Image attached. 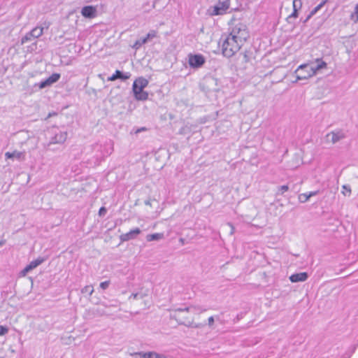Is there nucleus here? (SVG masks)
<instances>
[{
	"mask_svg": "<svg viewBox=\"0 0 358 358\" xmlns=\"http://www.w3.org/2000/svg\"><path fill=\"white\" fill-rule=\"evenodd\" d=\"M157 36V32L155 31H150L148 34L147 36L145 37V39H147V42L151 39V38H153L155 37H156Z\"/></svg>",
	"mask_w": 358,
	"mask_h": 358,
	"instance_id": "obj_30",
	"label": "nucleus"
},
{
	"mask_svg": "<svg viewBox=\"0 0 358 358\" xmlns=\"http://www.w3.org/2000/svg\"><path fill=\"white\" fill-rule=\"evenodd\" d=\"M43 34V27H35L31 31L28 32L24 36H23L21 39V43L24 44L29 41H31L34 39H36Z\"/></svg>",
	"mask_w": 358,
	"mask_h": 358,
	"instance_id": "obj_6",
	"label": "nucleus"
},
{
	"mask_svg": "<svg viewBox=\"0 0 358 358\" xmlns=\"http://www.w3.org/2000/svg\"><path fill=\"white\" fill-rule=\"evenodd\" d=\"M189 64L192 68L198 69L205 63V58L201 55H189Z\"/></svg>",
	"mask_w": 358,
	"mask_h": 358,
	"instance_id": "obj_8",
	"label": "nucleus"
},
{
	"mask_svg": "<svg viewBox=\"0 0 358 358\" xmlns=\"http://www.w3.org/2000/svg\"><path fill=\"white\" fill-rule=\"evenodd\" d=\"M147 43V39H145V38H142V39H140V40H138L135 42L134 45V48H135L136 49H138L142 45L145 44Z\"/></svg>",
	"mask_w": 358,
	"mask_h": 358,
	"instance_id": "obj_26",
	"label": "nucleus"
},
{
	"mask_svg": "<svg viewBox=\"0 0 358 358\" xmlns=\"http://www.w3.org/2000/svg\"><path fill=\"white\" fill-rule=\"evenodd\" d=\"M297 17H298V10H293L292 13L289 15L287 19L296 18Z\"/></svg>",
	"mask_w": 358,
	"mask_h": 358,
	"instance_id": "obj_34",
	"label": "nucleus"
},
{
	"mask_svg": "<svg viewBox=\"0 0 358 358\" xmlns=\"http://www.w3.org/2000/svg\"><path fill=\"white\" fill-rule=\"evenodd\" d=\"M0 358H2V357H0Z\"/></svg>",
	"mask_w": 358,
	"mask_h": 358,
	"instance_id": "obj_46",
	"label": "nucleus"
},
{
	"mask_svg": "<svg viewBox=\"0 0 358 358\" xmlns=\"http://www.w3.org/2000/svg\"><path fill=\"white\" fill-rule=\"evenodd\" d=\"M44 262L43 258H38L32 262H31L28 265L25 266V268L21 271V275L22 276H25L27 273L36 268L38 266Z\"/></svg>",
	"mask_w": 358,
	"mask_h": 358,
	"instance_id": "obj_11",
	"label": "nucleus"
},
{
	"mask_svg": "<svg viewBox=\"0 0 358 358\" xmlns=\"http://www.w3.org/2000/svg\"><path fill=\"white\" fill-rule=\"evenodd\" d=\"M110 281L106 280L100 283V287L103 289H106L110 285Z\"/></svg>",
	"mask_w": 358,
	"mask_h": 358,
	"instance_id": "obj_32",
	"label": "nucleus"
},
{
	"mask_svg": "<svg viewBox=\"0 0 358 358\" xmlns=\"http://www.w3.org/2000/svg\"><path fill=\"white\" fill-rule=\"evenodd\" d=\"M107 212V210L105 207H101L99 210V215L100 216H104Z\"/></svg>",
	"mask_w": 358,
	"mask_h": 358,
	"instance_id": "obj_35",
	"label": "nucleus"
},
{
	"mask_svg": "<svg viewBox=\"0 0 358 358\" xmlns=\"http://www.w3.org/2000/svg\"><path fill=\"white\" fill-rule=\"evenodd\" d=\"M83 294L87 293L90 296L94 292V288L92 285H86L81 289Z\"/></svg>",
	"mask_w": 358,
	"mask_h": 358,
	"instance_id": "obj_23",
	"label": "nucleus"
},
{
	"mask_svg": "<svg viewBox=\"0 0 358 358\" xmlns=\"http://www.w3.org/2000/svg\"><path fill=\"white\" fill-rule=\"evenodd\" d=\"M327 64L322 59H316L315 64L313 62L301 64L299 66V70L309 69L310 74L308 76H315L320 69H325Z\"/></svg>",
	"mask_w": 358,
	"mask_h": 358,
	"instance_id": "obj_4",
	"label": "nucleus"
},
{
	"mask_svg": "<svg viewBox=\"0 0 358 358\" xmlns=\"http://www.w3.org/2000/svg\"><path fill=\"white\" fill-rule=\"evenodd\" d=\"M94 315L102 316L106 314L105 311L100 308L93 309L92 310Z\"/></svg>",
	"mask_w": 358,
	"mask_h": 358,
	"instance_id": "obj_29",
	"label": "nucleus"
},
{
	"mask_svg": "<svg viewBox=\"0 0 358 358\" xmlns=\"http://www.w3.org/2000/svg\"><path fill=\"white\" fill-rule=\"evenodd\" d=\"M24 155L22 152L15 150L12 152H7L5 153L6 159H11L13 160L17 159L21 161L24 159Z\"/></svg>",
	"mask_w": 358,
	"mask_h": 358,
	"instance_id": "obj_17",
	"label": "nucleus"
},
{
	"mask_svg": "<svg viewBox=\"0 0 358 358\" xmlns=\"http://www.w3.org/2000/svg\"><path fill=\"white\" fill-rule=\"evenodd\" d=\"M143 87L137 86L136 89L134 88V84H133L132 90L134 92V97L138 101H145L148 99V92L143 91Z\"/></svg>",
	"mask_w": 358,
	"mask_h": 358,
	"instance_id": "obj_10",
	"label": "nucleus"
},
{
	"mask_svg": "<svg viewBox=\"0 0 358 358\" xmlns=\"http://www.w3.org/2000/svg\"><path fill=\"white\" fill-rule=\"evenodd\" d=\"M130 77H131L130 73H129V72L122 73V71H120L119 70H116L115 73L108 78V80L114 81L118 78L121 79L122 80H126L129 79Z\"/></svg>",
	"mask_w": 358,
	"mask_h": 358,
	"instance_id": "obj_15",
	"label": "nucleus"
},
{
	"mask_svg": "<svg viewBox=\"0 0 358 358\" xmlns=\"http://www.w3.org/2000/svg\"><path fill=\"white\" fill-rule=\"evenodd\" d=\"M8 331V329L6 327L0 325V336L5 335Z\"/></svg>",
	"mask_w": 358,
	"mask_h": 358,
	"instance_id": "obj_33",
	"label": "nucleus"
},
{
	"mask_svg": "<svg viewBox=\"0 0 358 358\" xmlns=\"http://www.w3.org/2000/svg\"><path fill=\"white\" fill-rule=\"evenodd\" d=\"M289 189V187L287 185H282L279 187L278 188V192L280 194H284L285 192H287Z\"/></svg>",
	"mask_w": 358,
	"mask_h": 358,
	"instance_id": "obj_31",
	"label": "nucleus"
},
{
	"mask_svg": "<svg viewBox=\"0 0 358 358\" xmlns=\"http://www.w3.org/2000/svg\"><path fill=\"white\" fill-rule=\"evenodd\" d=\"M326 2H327V1H323L319 5H317L315 8H314V9H313L311 10V12L310 13V15H308V19H309L311 16L316 14L318 10H320L323 7V6L326 3Z\"/></svg>",
	"mask_w": 358,
	"mask_h": 358,
	"instance_id": "obj_21",
	"label": "nucleus"
},
{
	"mask_svg": "<svg viewBox=\"0 0 358 358\" xmlns=\"http://www.w3.org/2000/svg\"><path fill=\"white\" fill-rule=\"evenodd\" d=\"M139 356H141L143 358H156V352H143V353H138Z\"/></svg>",
	"mask_w": 358,
	"mask_h": 358,
	"instance_id": "obj_22",
	"label": "nucleus"
},
{
	"mask_svg": "<svg viewBox=\"0 0 358 358\" xmlns=\"http://www.w3.org/2000/svg\"><path fill=\"white\" fill-rule=\"evenodd\" d=\"M244 57H245V58H246V57H247L246 55H244ZM245 61H247V59H245Z\"/></svg>",
	"mask_w": 358,
	"mask_h": 358,
	"instance_id": "obj_45",
	"label": "nucleus"
},
{
	"mask_svg": "<svg viewBox=\"0 0 358 358\" xmlns=\"http://www.w3.org/2000/svg\"><path fill=\"white\" fill-rule=\"evenodd\" d=\"M145 204L147 205V206H150L151 205V203L149 200H146L145 201Z\"/></svg>",
	"mask_w": 358,
	"mask_h": 358,
	"instance_id": "obj_43",
	"label": "nucleus"
},
{
	"mask_svg": "<svg viewBox=\"0 0 358 358\" xmlns=\"http://www.w3.org/2000/svg\"><path fill=\"white\" fill-rule=\"evenodd\" d=\"M164 235L163 233H156L152 234H148L146 236L148 241H159L164 238Z\"/></svg>",
	"mask_w": 358,
	"mask_h": 358,
	"instance_id": "obj_20",
	"label": "nucleus"
},
{
	"mask_svg": "<svg viewBox=\"0 0 358 358\" xmlns=\"http://www.w3.org/2000/svg\"><path fill=\"white\" fill-rule=\"evenodd\" d=\"M343 191L342 192V193L346 196H350V193H351V189L350 187V186L347 185H343L342 187Z\"/></svg>",
	"mask_w": 358,
	"mask_h": 358,
	"instance_id": "obj_28",
	"label": "nucleus"
},
{
	"mask_svg": "<svg viewBox=\"0 0 358 358\" xmlns=\"http://www.w3.org/2000/svg\"><path fill=\"white\" fill-rule=\"evenodd\" d=\"M141 232V229L138 228H135L131 229L130 231L123 234L120 236V240L123 242L128 241L132 239H134L137 237L138 234Z\"/></svg>",
	"mask_w": 358,
	"mask_h": 358,
	"instance_id": "obj_13",
	"label": "nucleus"
},
{
	"mask_svg": "<svg viewBox=\"0 0 358 358\" xmlns=\"http://www.w3.org/2000/svg\"><path fill=\"white\" fill-rule=\"evenodd\" d=\"M294 73L296 74V82L301 80H306L311 77L308 76V75L310 74L309 69H301L299 71L298 67L297 69L294 71Z\"/></svg>",
	"mask_w": 358,
	"mask_h": 358,
	"instance_id": "obj_18",
	"label": "nucleus"
},
{
	"mask_svg": "<svg viewBox=\"0 0 358 358\" xmlns=\"http://www.w3.org/2000/svg\"><path fill=\"white\" fill-rule=\"evenodd\" d=\"M143 352H133V353H130V355L131 356H136V355H139L138 353H143Z\"/></svg>",
	"mask_w": 358,
	"mask_h": 358,
	"instance_id": "obj_42",
	"label": "nucleus"
},
{
	"mask_svg": "<svg viewBox=\"0 0 358 358\" xmlns=\"http://www.w3.org/2000/svg\"><path fill=\"white\" fill-rule=\"evenodd\" d=\"M208 325L212 326L214 323V317L213 316L210 317L208 320Z\"/></svg>",
	"mask_w": 358,
	"mask_h": 358,
	"instance_id": "obj_37",
	"label": "nucleus"
},
{
	"mask_svg": "<svg viewBox=\"0 0 358 358\" xmlns=\"http://www.w3.org/2000/svg\"><path fill=\"white\" fill-rule=\"evenodd\" d=\"M81 14L86 18H94L96 15V9L92 6H84L81 10Z\"/></svg>",
	"mask_w": 358,
	"mask_h": 358,
	"instance_id": "obj_14",
	"label": "nucleus"
},
{
	"mask_svg": "<svg viewBox=\"0 0 358 358\" xmlns=\"http://www.w3.org/2000/svg\"><path fill=\"white\" fill-rule=\"evenodd\" d=\"M345 137V134L342 130H335L328 133L325 136V139L327 143L335 144Z\"/></svg>",
	"mask_w": 358,
	"mask_h": 358,
	"instance_id": "obj_5",
	"label": "nucleus"
},
{
	"mask_svg": "<svg viewBox=\"0 0 358 358\" xmlns=\"http://www.w3.org/2000/svg\"><path fill=\"white\" fill-rule=\"evenodd\" d=\"M5 243H6V241H5V240H1V241H0V247H1V246H2V245H3L5 244Z\"/></svg>",
	"mask_w": 358,
	"mask_h": 358,
	"instance_id": "obj_44",
	"label": "nucleus"
},
{
	"mask_svg": "<svg viewBox=\"0 0 358 358\" xmlns=\"http://www.w3.org/2000/svg\"><path fill=\"white\" fill-rule=\"evenodd\" d=\"M354 15L356 17V20L355 21L358 22V5L355 7Z\"/></svg>",
	"mask_w": 358,
	"mask_h": 358,
	"instance_id": "obj_36",
	"label": "nucleus"
},
{
	"mask_svg": "<svg viewBox=\"0 0 358 358\" xmlns=\"http://www.w3.org/2000/svg\"><path fill=\"white\" fill-rule=\"evenodd\" d=\"M53 136L51 137L49 145L64 143L67 138V132L56 129L53 132Z\"/></svg>",
	"mask_w": 358,
	"mask_h": 358,
	"instance_id": "obj_7",
	"label": "nucleus"
},
{
	"mask_svg": "<svg viewBox=\"0 0 358 358\" xmlns=\"http://www.w3.org/2000/svg\"><path fill=\"white\" fill-rule=\"evenodd\" d=\"M310 198V195H308V193L300 194L298 197L299 201L301 203L306 202Z\"/></svg>",
	"mask_w": 358,
	"mask_h": 358,
	"instance_id": "obj_24",
	"label": "nucleus"
},
{
	"mask_svg": "<svg viewBox=\"0 0 358 358\" xmlns=\"http://www.w3.org/2000/svg\"><path fill=\"white\" fill-rule=\"evenodd\" d=\"M308 278L306 272L294 273L289 276V280L292 282H304Z\"/></svg>",
	"mask_w": 358,
	"mask_h": 358,
	"instance_id": "obj_16",
	"label": "nucleus"
},
{
	"mask_svg": "<svg viewBox=\"0 0 358 358\" xmlns=\"http://www.w3.org/2000/svg\"><path fill=\"white\" fill-rule=\"evenodd\" d=\"M147 294H142V293H133L129 296V299H143Z\"/></svg>",
	"mask_w": 358,
	"mask_h": 358,
	"instance_id": "obj_27",
	"label": "nucleus"
},
{
	"mask_svg": "<svg viewBox=\"0 0 358 358\" xmlns=\"http://www.w3.org/2000/svg\"><path fill=\"white\" fill-rule=\"evenodd\" d=\"M145 130H146V128H145V127H141V128H140V129H137V130H136V133L137 134V133H139V132H141V131H145Z\"/></svg>",
	"mask_w": 358,
	"mask_h": 358,
	"instance_id": "obj_40",
	"label": "nucleus"
},
{
	"mask_svg": "<svg viewBox=\"0 0 358 358\" xmlns=\"http://www.w3.org/2000/svg\"><path fill=\"white\" fill-rule=\"evenodd\" d=\"M228 225L231 227L230 234H234L235 230L234 227L231 223H228Z\"/></svg>",
	"mask_w": 358,
	"mask_h": 358,
	"instance_id": "obj_38",
	"label": "nucleus"
},
{
	"mask_svg": "<svg viewBox=\"0 0 358 358\" xmlns=\"http://www.w3.org/2000/svg\"><path fill=\"white\" fill-rule=\"evenodd\" d=\"M156 358H167L166 355L163 354H159L157 352Z\"/></svg>",
	"mask_w": 358,
	"mask_h": 358,
	"instance_id": "obj_39",
	"label": "nucleus"
},
{
	"mask_svg": "<svg viewBox=\"0 0 358 358\" xmlns=\"http://www.w3.org/2000/svg\"><path fill=\"white\" fill-rule=\"evenodd\" d=\"M317 192H318L317 191H315V192H309L308 194V195H310V197H311L313 196L316 195L317 194Z\"/></svg>",
	"mask_w": 358,
	"mask_h": 358,
	"instance_id": "obj_41",
	"label": "nucleus"
},
{
	"mask_svg": "<svg viewBox=\"0 0 358 358\" xmlns=\"http://www.w3.org/2000/svg\"><path fill=\"white\" fill-rule=\"evenodd\" d=\"M293 10H299L302 7L301 0H294L292 3Z\"/></svg>",
	"mask_w": 358,
	"mask_h": 358,
	"instance_id": "obj_25",
	"label": "nucleus"
},
{
	"mask_svg": "<svg viewBox=\"0 0 358 358\" xmlns=\"http://www.w3.org/2000/svg\"><path fill=\"white\" fill-rule=\"evenodd\" d=\"M228 35L230 36H234L233 37L234 39L239 41V43H242L243 44L249 37V33L246 25L241 22H238L234 24Z\"/></svg>",
	"mask_w": 358,
	"mask_h": 358,
	"instance_id": "obj_2",
	"label": "nucleus"
},
{
	"mask_svg": "<svg viewBox=\"0 0 358 358\" xmlns=\"http://www.w3.org/2000/svg\"><path fill=\"white\" fill-rule=\"evenodd\" d=\"M60 78L59 73H52L50 77H48L46 80L42 81L39 84V87L41 89L45 88L48 86L51 85L52 84L57 82Z\"/></svg>",
	"mask_w": 358,
	"mask_h": 358,
	"instance_id": "obj_12",
	"label": "nucleus"
},
{
	"mask_svg": "<svg viewBox=\"0 0 358 358\" xmlns=\"http://www.w3.org/2000/svg\"><path fill=\"white\" fill-rule=\"evenodd\" d=\"M233 37L224 35L221 38L222 54L227 57H231L234 55L243 45V43H239V41L234 39Z\"/></svg>",
	"mask_w": 358,
	"mask_h": 358,
	"instance_id": "obj_1",
	"label": "nucleus"
},
{
	"mask_svg": "<svg viewBox=\"0 0 358 358\" xmlns=\"http://www.w3.org/2000/svg\"><path fill=\"white\" fill-rule=\"evenodd\" d=\"M196 308L194 306H189V307H186L185 308H178V309H176L174 310L175 312V314L171 315V317L172 319H175L178 323L179 324H183V325H185L188 327H194V328H199L201 327V324H194L193 322V320H188L187 318H181L180 317H179V315H178L176 314V313L178 312H183V311H186V312H189L191 311L192 309H195Z\"/></svg>",
	"mask_w": 358,
	"mask_h": 358,
	"instance_id": "obj_3",
	"label": "nucleus"
},
{
	"mask_svg": "<svg viewBox=\"0 0 358 358\" xmlns=\"http://www.w3.org/2000/svg\"><path fill=\"white\" fill-rule=\"evenodd\" d=\"M133 84H134V88L136 89L137 86L145 88L148 85V80L143 77H139L135 80Z\"/></svg>",
	"mask_w": 358,
	"mask_h": 358,
	"instance_id": "obj_19",
	"label": "nucleus"
},
{
	"mask_svg": "<svg viewBox=\"0 0 358 358\" xmlns=\"http://www.w3.org/2000/svg\"><path fill=\"white\" fill-rule=\"evenodd\" d=\"M230 0H219L217 6H215L213 15H222L229 8Z\"/></svg>",
	"mask_w": 358,
	"mask_h": 358,
	"instance_id": "obj_9",
	"label": "nucleus"
}]
</instances>
